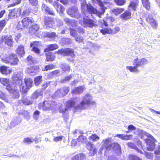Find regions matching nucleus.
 I'll use <instances>...</instances> for the list:
<instances>
[{
    "mask_svg": "<svg viewBox=\"0 0 160 160\" xmlns=\"http://www.w3.org/2000/svg\"><path fill=\"white\" fill-rule=\"evenodd\" d=\"M39 114L40 112L38 110L35 111L33 113V115L34 119L35 120H37L38 118Z\"/></svg>",
    "mask_w": 160,
    "mask_h": 160,
    "instance_id": "58",
    "label": "nucleus"
},
{
    "mask_svg": "<svg viewBox=\"0 0 160 160\" xmlns=\"http://www.w3.org/2000/svg\"><path fill=\"white\" fill-rule=\"evenodd\" d=\"M27 60L28 62L30 64L36 63L37 62V60L36 59L30 55L27 57Z\"/></svg>",
    "mask_w": 160,
    "mask_h": 160,
    "instance_id": "43",
    "label": "nucleus"
},
{
    "mask_svg": "<svg viewBox=\"0 0 160 160\" xmlns=\"http://www.w3.org/2000/svg\"><path fill=\"white\" fill-rule=\"evenodd\" d=\"M133 65L134 66H127L126 69L129 70L132 72L138 73L139 71L138 68V67L143 66L148 63V61L145 58H139L137 57L133 61Z\"/></svg>",
    "mask_w": 160,
    "mask_h": 160,
    "instance_id": "3",
    "label": "nucleus"
},
{
    "mask_svg": "<svg viewBox=\"0 0 160 160\" xmlns=\"http://www.w3.org/2000/svg\"><path fill=\"white\" fill-rule=\"evenodd\" d=\"M116 136L123 140H128L131 138L132 137V134L129 135H124L123 134H117Z\"/></svg>",
    "mask_w": 160,
    "mask_h": 160,
    "instance_id": "33",
    "label": "nucleus"
},
{
    "mask_svg": "<svg viewBox=\"0 0 160 160\" xmlns=\"http://www.w3.org/2000/svg\"><path fill=\"white\" fill-rule=\"evenodd\" d=\"M154 153L156 155V158L158 160H160V145L158 146V149L155 150Z\"/></svg>",
    "mask_w": 160,
    "mask_h": 160,
    "instance_id": "49",
    "label": "nucleus"
},
{
    "mask_svg": "<svg viewBox=\"0 0 160 160\" xmlns=\"http://www.w3.org/2000/svg\"><path fill=\"white\" fill-rule=\"evenodd\" d=\"M9 56L5 54H2L0 55V58L2 62L6 63H8V60L9 59Z\"/></svg>",
    "mask_w": 160,
    "mask_h": 160,
    "instance_id": "41",
    "label": "nucleus"
},
{
    "mask_svg": "<svg viewBox=\"0 0 160 160\" xmlns=\"http://www.w3.org/2000/svg\"><path fill=\"white\" fill-rule=\"evenodd\" d=\"M51 82H48L43 83L42 85V88L43 89H45L47 88L48 87L50 86V84Z\"/></svg>",
    "mask_w": 160,
    "mask_h": 160,
    "instance_id": "60",
    "label": "nucleus"
},
{
    "mask_svg": "<svg viewBox=\"0 0 160 160\" xmlns=\"http://www.w3.org/2000/svg\"><path fill=\"white\" fill-rule=\"evenodd\" d=\"M80 23L83 27L92 28L95 26L96 22L88 17L86 18H83V21L80 22Z\"/></svg>",
    "mask_w": 160,
    "mask_h": 160,
    "instance_id": "8",
    "label": "nucleus"
},
{
    "mask_svg": "<svg viewBox=\"0 0 160 160\" xmlns=\"http://www.w3.org/2000/svg\"><path fill=\"white\" fill-rule=\"evenodd\" d=\"M78 140L79 142H81L82 143H86L87 141V138L82 135H81L79 136L78 138Z\"/></svg>",
    "mask_w": 160,
    "mask_h": 160,
    "instance_id": "51",
    "label": "nucleus"
},
{
    "mask_svg": "<svg viewBox=\"0 0 160 160\" xmlns=\"http://www.w3.org/2000/svg\"><path fill=\"white\" fill-rule=\"evenodd\" d=\"M61 68L64 72H69L70 69V67L67 64L62 63L61 64Z\"/></svg>",
    "mask_w": 160,
    "mask_h": 160,
    "instance_id": "35",
    "label": "nucleus"
},
{
    "mask_svg": "<svg viewBox=\"0 0 160 160\" xmlns=\"http://www.w3.org/2000/svg\"><path fill=\"white\" fill-rule=\"evenodd\" d=\"M58 48V46L56 44H53L48 46L47 48L44 50V52H46L49 51L54 50Z\"/></svg>",
    "mask_w": 160,
    "mask_h": 160,
    "instance_id": "29",
    "label": "nucleus"
},
{
    "mask_svg": "<svg viewBox=\"0 0 160 160\" xmlns=\"http://www.w3.org/2000/svg\"><path fill=\"white\" fill-rule=\"evenodd\" d=\"M70 88L68 87H64L56 91L52 95V97L53 99L58 98H61L66 95L69 92Z\"/></svg>",
    "mask_w": 160,
    "mask_h": 160,
    "instance_id": "6",
    "label": "nucleus"
},
{
    "mask_svg": "<svg viewBox=\"0 0 160 160\" xmlns=\"http://www.w3.org/2000/svg\"><path fill=\"white\" fill-rule=\"evenodd\" d=\"M67 13L71 17L77 19L79 18L80 16L78 9L75 7L69 8L67 11Z\"/></svg>",
    "mask_w": 160,
    "mask_h": 160,
    "instance_id": "9",
    "label": "nucleus"
},
{
    "mask_svg": "<svg viewBox=\"0 0 160 160\" xmlns=\"http://www.w3.org/2000/svg\"><path fill=\"white\" fill-rule=\"evenodd\" d=\"M85 89V86H80L72 89V93L73 94H80Z\"/></svg>",
    "mask_w": 160,
    "mask_h": 160,
    "instance_id": "20",
    "label": "nucleus"
},
{
    "mask_svg": "<svg viewBox=\"0 0 160 160\" xmlns=\"http://www.w3.org/2000/svg\"><path fill=\"white\" fill-rule=\"evenodd\" d=\"M58 54H61L65 56H69L73 57L74 55L73 50L70 48H66L64 49L59 50L58 52Z\"/></svg>",
    "mask_w": 160,
    "mask_h": 160,
    "instance_id": "11",
    "label": "nucleus"
},
{
    "mask_svg": "<svg viewBox=\"0 0 160 160\" xmlns=\"http://www.w3.org/2000/svg\"><path fill=\"white\" fill-rule=\"evenodd\" d=\"M39 28V26L37 24L34 23L31 26V28H30V30L32 31V33H34L37 32Z\"/></svg>",
    "mask_w": 160,
    "mask_h": 160,
    "instance_id": "38",
    "label": "nucleus"
},
{
    "mask_svg": "<svg viewBox=\"0 0 160 160\" xmlns=\"http://www.w3.org/2000/svg\"><path fill=\"white\" fill-rule=\"evenodd\" d=\"M114 2L117 5H123L126 2V0H114Z\"/></svg>",
    "mask_w": 160,
    "mask_h": 160,
    "instance_id": "52",
    "label": "nucleus"
},
{
    "mask_svg": "<svg viewBox=\"0 0 160 160\" xmlns=\"http://www.w3.org/2000/svg\"><path fill=\"white\" fill-rule=\"evenodd\" d=\"M138 4V0H130V3L128 7L129 8L136 11Z\"/></svg>",
    "mask_w": 160,
    "mask_h": 160,
    "instance_id": "23",
    "label": "nucleus"
},
{
    "mask_svg": "<svg viewBox=\"0 0 160 160\" xmlns=\"http://www.w3.org/2000/svg\"><path fill=\"white\" fill-rule=\"evenodd\" d=\"M8 15L10 18L18 17L20 15L21 10L20 8H14L9 11Z\"/></svg>",
    "mask_w": 160,
    "mask_h": 160,
    "instance_id": "16",
    "label": "nucleus"
},
{
    "mask_svg": "<svg viewBox=\"0 0 160 160\" xmlns=\"http://www.w3.org/2000/svg\"><path fill=\"white\" fill-rule=\"evenodd\" d=\"M38 43L39 42L37 41L34 42H32L31 43L30 46L32 48H33L34 46L35 47H38Z\"/></svg>",
    "mask_w": 160,
    "mask_h": 160,
    "instance_id": "64",
    "label": "nucleus"
},
{
    "mask_svg": "<svg viewBox=\"0 0 160 160\" xmlns=\"http://www.w3.org/2000/svg\"><path fill=\"white\" fill-rule=\"evenodd\" d=\"M0 82L3 85L6 86L7 89L13 95L12 96L15 99H18L20 96L19 91L17 89V88L15 86H12L8 84L9 82V80L5 78L0 79Z\"/></svg>",
    "mask_w": 160,
    "mask_h": 160,
    "instance_id": "5",
    "label": "nucleus"
},
{
    "mask_svg": "<svg viewBox=\"0 0 160 160\" xmlns=\"http://www.w3.org/2000/svg\"><path fill=\"white\" fill-rule=\"evenodd\" d=\"M146 20L151 25L153 28L156 29L157 28L158 26L157 22L153 18L152 15L149 14L146 18Z\"/></svg>",
    "mask_w": 160,
    "mask_h": 160,
    "instance_id": "19",
    "label": "nucleus"
},
{
    "mask_svg": "<svg viewBox=\"0 0 160 160\" xmlns=\"http://www.w3.org/2000/svg\"><path fill=\"white\" fill-rule=\"evenodd\" d=\"M94 2H96L100 7V11H98L91 5H86L87 9L89 13L91 14H95L99 18H101V16L104 14L105 12V8L102 2L100 0H92Z\"/></svg>",
    "mask_w": 160,
    "mask_h": 160,
    "instance_id": "4",
    "label": "nucleus"
},
{
    "mask_svg": "<svg viewBox=\"0 0 160 160\" xmlns=\"http://www.w3.org/2000/svg\"><path fill=\"white\" fill-rule=\"evenodd\" d=\"M24 81L26 85L28 88L32 86L33 81L32 79L30 78H26L24 79Z\"/></svg>",
    "mask_w": 160,
    "mask_h": 160,
    "instance_id": "40",
    "label": "nucleus"
},
{
    "mask_svg": "<svg viewBox=\"0 0 160 160\" xmlns=\"http://www.w3.org/2000/svg\"><path fill=\"white\" fill-rule=\"evenodd\" d=\"M89 140L92 142H96L99 140L100 138L95 134H93L89 137L88 138Z\"/></svg>",
    "mask_w": 160,
    "mask_h": 160,
    "instance_id": "34",
    "label": "nucleus"
},
{
    "mask_svg": "<svg viewBox=\"0 0 160 160\" xmlns=\"http://www.w3.org/2000/svg\"><path fill=\"white\" fill-rule=\"evenodd\" d=\"M42 11H45L49 14L52 15H54V14L52 10L44 3H42Z\"/></svg>",
    "mask_w": 160,
    "mask_h": 160,
    "instance_id": "27",
    "label": "nucleus"
},
{
    "mask_svg": "<svg viewBox=\"0 0 160 160\" xmlns=\"http://www.w3.org/2000/svg\"><path fill=\"white\" fill-rule=\"evenodd\" d=\"M45 23L46 27L50 28L53 27L54 24L52 18L48 17L45 18Z\"/></svg>",
    "mask_w": 160,
    "mask_h": 160,
    "instance_id": "24",
    "label": "nucleus"
},
{
    "mask_svg": "<svg viewBox=\"0 0 160 160\" xmlns=\"http://www.w3.org/2000/svg\"><path fill=\"white\" fill-rule=\"evenodd\" d=\"M111 149H112L118 156H120L121 154L120 146L117 143L112 144Z\"/></svg>",
    "mask_w": 160,
    "mask_h": 160,
    "instance_id": "17",
    "label": "nucleus"
},
{
    "mask_svg": "<svg viewBox=\"0 0 160 160\" xmlns=\"http://www.w3.org/2000/svg\"><path fill=\"white\" fill-rule=\"evenodd\" d=\"M127 145L128 146V147L131 148H133L136 149L137 151L141 153H142V151L139 149L134 144V143L129 142H128L127 143Z\"/></svg>",
    "mask_w": 160,
    "mask_h": 160,
    "instance_id": "46",
    "label": "nucleus"
},
{
    "mask_svg": "<svg viewBox=\"0 0 160 160\" xmlns=\"http://www.w3.org/2000/svg\"><path fill=\"white\" fill-rule=\"evenodd\" d=\"M92 98V96L89 94H87L84 97V100H91Z\"/></svg>",
    "mask_w": 160,
    "mask_h": 160,
    "instance_id": "62",
    "label": "nucleus"
},
{
    "mask_svg": "<svg viewBox=\"0 0 160 160\" xmlns=\"http://www.w3.org/2000/svg\"><path fill=\"white\" fill-rule=\"evenodd\" d=\"M13 41L12 40V36L11 35L3 36L0 38V47L7 45L10 47L13 46Z\"/></svg>",
    "mask_w": 160,
    "mask_h": 160,
    "instance_id": "7",
    "label": "nucleus"
},
{
    "mask_svg": "<svg viewBox=\"0 0 160 160\" xmlns=\"http://www.w3.org/2000/svg\"><path fill=\"white\" fill-rule=\"evenodd\" d=\"M45 54L47 61H52L54 59L55 57V55L52 52H48Z\"/></svg>",
    "mask_w": 160,
    "mask_h": 160,
    "instance_id": "32",
    "label": "nucleus"
},
{
    "mask_svg": "<svg viewBox=\"0 0 160 160\" xmlns=\"http://www.w3.org/2000/svg\"><path fill=\"white\" fill-rule=\"evenodd\" d=\"M22 20L24 27L26 28H29L33 21V20L28 18H24Z\"/></svg>",
    "mask_w": 160,
    "mask_h": 160,
    "instance_id": "22",
    "label": "nucleus"
},
{
    "mask_svg": "<svg viewBox=\"0 0 160 160\" xmlns=\"http://www.w3.org/2000/svg\"><path fill=\"white\" fill-rule=\"evenodd\" d=\"M18 86H19L21 92H22V94L26 93L27 92L28 89H29L26 85L24 86V85L22 84V83Z\"/></svg>",
    "mask_w": 160,
    "mask_h": 160,
    "instance_id": "37",
    "label": "nucleus"
},
{
    "mask_svg": "<svg viewBox=\"0 0 160 160\" xmlns=\"http://www.w3.org/2000/svg\"><path fill=\"white\" fill-rule=\"evenodd\" d=\"M12 81L13 84L12 86H13V87L20 85L22 82V79L19 74L14 73L12 77Z\"/></svg>",
    "mask_w": 160,
    "mask_h": 160,
    "instance_id": "10",
    "label": "nucleus"
},
{
    "mask_svg": "<svg viewBox=\"0 0 160 160\" xmlns=\"http://www.w3.org/2000/svg\"><path fill=\"white\" fill-rule=\"evenodd\" d=\"M18 59L16 54L11 53L9 55L8 63H10L11 65H16L18 64Z\"/></svg>",
    "mask_w": 160,
    "mask_h": 160,
    "instance_id": "15",
    "label": "nucleus"
},
{
    "mask_svg": "<svg viewBox=\"0 0 160 160\" xmlns=\"http://www.w3.org/2000/svg\"><path fill=\"white\" fill-rule=\"evenodd\" d=\"M134 133L140 136L142 138L144 136H147L149 138L145 140V142L147 144V148L148 150L150 151H152L154 149L155 146V142L156 140L152 136L139 129H137Z\"/></svg>",
    "mask_w": 160,
    "mask_h": 160,
    "instance_id": "2",
    "label": "nucleus"
},
{
    "mask_svg": "<svg viewBox=\"0 0 160 160\" xmlns=\"http://www.w3.org/2000/svg\"><path fill=\"white\" fill-rule=\"evenodd\" d=\"M124 10V9L122 8H116L113 9L112 10V12L115 15L117 16L122 13Z\"/></svg>",
    "mask_w": 160,
    "mask_h": 160,
    "instance_id": "42",
    "label": "nucleus"
},
{
    "mask_svg": "<svg viewBox=\"0 0 160 160\" xmlns=\"http://www.w3.org/2000/svg\"><path fill=\"white\" fill-rule=\"evenodd\" d=\"M8 67L4 66H2L0 67V71L2 73L5 75L9 74L12 71L11 70L8 69Z\"/></svg>",
    "mask_w": 160,
    "mask_h": 160,
    "instance_id": "28",
    "label": "nucleus"
},
{
    "mask_svg": "<svg viewBox=\"0 0 160 160\" xmlns=\"http://www.w3.org/2000/svg\"><path fill=\"white\" fill-rule=\"evenodd\" d=\"M24 105H28L32 104V101H21Z\"/></svg>",
    "mask_w": 160,
    "mask_h": 160,
    "instance_id": "63",
    "label": "nucleus"
},
{
    "mask_svg": "<svg viewBox=\"0 0 160 160\" xmlns=\"http://www.w3.org/2000/svg\"><path fill=\"white\" fill-rule=\"evenodd\" d=\"M41 97L42 95L40 94V93L39 92H38L37 91L32 95L31 98L33 99H35L39 98H41Z\"/></svg>",
    "mask_w": 160,
    "mask_h": 160,
    "instance_id": "45",
    "label": "nucleus"
},
{
    "mask_svg": "<svg viewBox=\"0 0 160 160\" xmlns=\"http://www.w3.org/2000/svg\"><path fill=\"white\" fill-rule=\"evenodd\" d=\"M55 67V66L53 65H50L45 66L44 68L42 69L43 71H48V70H50L53 69Z\"/></svg>",
    "mask_w": 160,
    "mask_h": 160,
    "instance_id": "55",
    "label": "nucleus"
},
{
    "mask_svg": "<svg viewBox=\"0 0 160 160\" xmlns=\"http://www.w3.org/2000/svg\"><path fill=\"white\" fill-rule=\"evenodd\" d=\"M34 141V139L32 138H24L23 142L26 144H29L30 143L33 142Z\"/></svg>",
    "mask_w": 160,
    "mask_h": 160,
    "instance_id": "50",
    "label": "nucleus"
},
{
    "mask_svg": "<svg viewBox=\"0 0 160 160\" xmlns=\"http://www.w3.org/2000/svg\"><path fill=\"white\" fill-rule=\"evenodd\" d=\"M29 3L33 6H37L38 5V0H29Z\"/></svg>",
    "mask_w": 160,
    "mask_h": 160,
    "instance_id": "53",
    "label": "nucleus"
},
{
    "mask_svg": "<svg viewBox=\"0 0 160 160\" xmlns=\"http://www.w3.org/2000/svg\"><path fill=\"white\" fill-rule=\"evenodd\" d=\"M76 30L78 32L81 34H83L84 32V30L83 29L80 27H78Z\"/></svg>",
    "mask_w": 160,
    "mask_h": 160,
    "instance_id": "61",
    "label": "nucleus"
},
{
    "mask_svg": "<svg viewBox=\"0 0 160 160\" xmlns=\"http://www.w3.org/2000/svg\"><path fill=\"white\" fill-rule=\"evenodd\" d=\"M6 24V21L3 20L0 21V31H1Z\"/></svg>",
    "mask_w": 160,
    "mask_h": 160,
    "instance_id": "56",
    "label": "nucleus"
},
{
    "mask_svg": "<svg viewBox=\"0 0 160 160\" xmlns=\"http://www.w3.org/2000/svg\"><path fill=\"white\" fill-rule=\"evenodd\" d=\"M143 5L147 10L150 9V4L149 0H142Z\"/></svg>",
    "mask_w": 160,
    "mask_h": 160,
    "instance_id": "39",
    "label": "nucleus"
},
{
    "mask_svg": "<svg viewBox=\"0 0 160 160\" xmlns=\"http://www.w3.org/2000/svg\"><path fill=\"white\" fill-rule=\"evenodd\" d=\"M52 101H44L43 103H39L38 107L40 109H42L43 110H46L48 108H52L51 103Z\"/></svg>",
    "mask_w": 160,
    "mask_h": 160,
    "instance_id": "13",
    "label": "nucleus"
},
{
    "mask_svg": "<svg viewBox=\"0 0 160 160\" xmlns=\"http://www.w3.org/2000/svg\"><path fill=\"white\" fill-rule=\"evenodd\" d=\"M45 36L46 37L53 39H55V37L57 36L56 33L53 32H47Z\"/></svg>",
    "mask_w": 160,
    "mask_h": 160,
    "instance_id": "44",
    "label": "nucleus"
},
{
    "mask_svg": "<svg viewBox=\"0 0 160 160\" xmlns=\"http://www.w3.org/2000/svg\"><path fill=\"white\" fill-rule=\"evenodd\" d=\"M72 76V74H70L67 77H66L62 79L61 80L60 82L62 83H65L66 82L69 81Z\"/></svg>",
    "mask_w": 160,
    "mask_h": 160,
    "instance_id": "47",
    "label": "nucleus"
},
{
    "mask_svg": "<svg viewBox=\"0 0 160 160\" xmlns=\"http://www.w3.org/2000/svg\"><path fill=\"white\" fill-rule=\"evenodd\" d=\"M128 160H142L139 158L134 155H129Z\"/></svg>",
    "mask_w": 160,
    "mask_h": 160,
    "instance_id": "54",
    "label": "nucleus"
},
{
    "mask_svg": "<svg viewBox=\"0 0 160 160\" xmlns=\"http://www.w3.org/2000/svg\"><path fill=\"white\" fill-rule=\"evenodd\" d=\"M86 156L83 153H80L72 157V160H85Z\"/></svg>",
    "mask_w": 160,
    "mask_h": 160,
    "instance_id": "31",
    "label": "nucleus"
},
{
    "mask_svg": "<svg viewBox=\"0 0 160 160\" xmlns=\"http://www.w3.org/2000/svg\"><path fill=\"white\" fill-rule=\"evenodd\" d=\"M16 52L19 56L22 57L23 55L25 54L24 48L23 46L22 45L18 46L16 50Z\"/></svg>",
    "mask_w": 160,
    "mask_h": 160,
    "instance_id": "30",
    "label": "nucleus"
},
{
    "mask_svg": "<svg viewBox=\"0 0 160 160\" xmlns=\"http://www.w3.org/2000/svg\"><path fill=\"white\" fill-rule=\"evenodd\" d=\"M111 138H108L107 139L103 140L102 142V146L105 148L107 151L111 150L112 144H111Z\"/></svg>",
    "mask_w": 160,
    "mask_h": 160,
    "instance_id": "18",
    "label": "nucleus"
},
{
    "mask_svg": "<svg viewBox=\"0 0 160 160\" xmlns=\"http://www.w3.org/2000/svg\"><path fill=\"white\" fill-rule=\"evenodd\" d=\"M36 11H37V10L35 11V12H34L32 11L31 8H29L23 11L22 14V15L23 16H28L29 15L30 13L31 12H32L34 13H35V12L36 13Z\"/></svg>",
    "mask_w": 160,
    "mask_h": 160,
    "instance_id": "36",
    "label": "nucleus"
},
{
    "mask_svg": "<svg viewBox=\"0 0 160 160\" xmlns=\"http://www.w3.org/2000/svg\"><path fill=\"white\" fill-rule=\"evenodd\" d=\"M19 115H22L24 118L27 121H28L30 118V113L28 111L22 110L18 112Z\"/></svg>",
    "mask_w": 160,
    "mask_h": 160,
    "instance_id": "25",
    "label": "nucleus"
},
{
    "mask_svg": "<svg viewBox=\"0 0 160 160\" xmlns=\"http://www.w3.org/2000/svg\"><path fill=\"white\" fill-rule=\"evenodd\" d=\"M120 29L119 27H116L113 30L108 28L102 29L101 30L100 32L103 35L107 33L114 34L117 33L120 31Z\"/></svg>",
    "mask_w": 160,
    "mask_h": 160,
    "instance_id": "14",
    "label": "nucleus"
},
{
    "mask_svg": "<svg viewBox=\"0 0 160 160\" xmlns=\"http://www.w3.org/2000/svg\"><path fill=\"white\" fill-rule=\"evenodd\" d=\"M74 101H67L66 102L65 108L64 110H61V108H59L60 112L63 113L72 107H74L75 109H84L91 107L92 106H96V103L92 101H82L77 106L75 105Z\"/></svg>",
    "mask_w": 160,
    "mask_h": 160,
    "instance_id": "1",
    "label": "nucleus"
},
{
    "mask_svg": "<svg viewBox=\"0 0 160 160\" xmlns=\"http://www.w3.org/2000/svg\"><path fill=\"white\" fill-rule=\"evenodd\" d=\"M86 146L87 149L90 151L89 155L90 156H93L96 153L97 149L93 146V144L91 142H86Z\"/></svg>",
    "mask_w": 160,
    "mask_h": 160,
    "instance_id": "12",
    "label": "nucleus"
},
{
    "mask_svg": "<svg viewBox=\"0 0 160 160\" xmlns=\"http://www.w3.org/2000/svg\"><path fill=\"white\" fill-rule=\"evenodd\" d=\"M131 13L129 10H126L124 12L121 14L120 17L124 19H129L131 18Z\"/></svg>",
    "mask_w": 160,
    "mask_h": 160,
    "instance_id": "26",
    "label": "nucleus"
},
{
    "mask_svg": "<svg viewBox=\"0 0 160 160\" xmlns=\"http://www.w3.org/2000/svg\"><path fill=\"white\" fill-rule=\"evenodd\" d=\"M63 136L54 137L53 140L54 142H58L61 141L62 139Z\"/></svg>",
    "mask_w": 160,
    "mask_h": 160,
    "instance_id": "59",
    "label": "nucleus"
},
{
    "mask_svg": "<svg viewBox=\"0 0 160 160\" xmlns=\"http://www.w3.org/2000/svg\"><path fill=\"white\" fill-rule=\"evenodd\" d=\"M17 27L18 29H22L24 27L23 25V20H22V21H20L18 22Z\"/></svg>",
    "mask_w": 160,
    "mask_h": 160,
    "instance_id": "57",
    "label": "nucleus"
},
{
    "mask_svg": "<svg viewBox=\"0 0 160 160\" xmlns=\"http://www.w3.org/2000/svg\"><path fill=\"white\" fill-rule=\"evenodd\" d=\"M38 68L37 66H31L27 68L26 72L30 75L33 76L38 72Z\"/></svg>",
    "mask_w": 160,
    "mask_h": 160,
    "instance_id": "21",
    "label": "nucleus"
},
{
    "mask_svg": "<svg viewBox=\"0 0 160 160\" xmlns=\"http://www.w3.org/2000/svg\"><path fill=\"white\" fill-rule=\"evenodd\" d=\"M42 77V76H38L35 78L34 82L36 86H38L41 82Z\"/></svg>",
    "mask_w": 160,
    "mask_h": 160,
    "instance_id": "48",
    "label": "nucleus"
}]
</instances>
